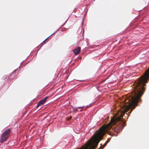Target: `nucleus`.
<instances>
[{
  "mask_svg": "<svg viewBox=\"0 0 149 149\" xmlns=\"http://www.w3.org/2000/svg\"><path fill=\"white\" fill-rule=\"evenodd\" d=\"M10 132V129H8L4 131L1 137L0 141L1 143H3L6 141L8 138Z\"/></svg>",
  "mask_w": 149,
  "mask_h": 149,
  "instance_id": "1",
  "label": "nucleus"
},
{
  "mask_svg": "<svg viewBox=\"0 0 149 149\" xmlns=\"http://www.w3.org/2000/svg\"><path fill=\"white\" fill-rule=\"evenodd\" d=\"M47 98L48 97H46L44 99L41 100L38 104L37 106L39 107V106H40L43 105L44 102L47 100Z\"/></svg>",
  "mask_w": 149,
  "mask_h": 149,
  "instance_id": "2",
  "label": "nucleus"
},
{
  "mask_svg": "<svg viewBox=\"0 0 149 149\" xmlns=\"http://www.w3.org/2000/svg\"><path fill=\"white\" fill-rule=\"evenodd\" d=\"M81 48L79 47H77L73 51L74 54H78L80 51Z\"/></svg>",
  "mask_w": 149,
  "mask_h": 149,
  "instance_id": "3",
  "label": "nucleus"
},
{
  "mask_svg": "<svg viewBox=\"0 0 149 149\" xmlns=\"http://www.w3.org/2000/svg\"><path fill=\"white\" fill-rule=\"evenodd\" d=\"M108 141H107L106 143H105L104 145H103V146L102 148H103L105 146V145H106L107 143L108 142Z\"/></svg>",
  "mask_w": 149,
  "mask_h": 149,
  "instance_id": "4",
  "label": "nucleus"
},
{
  "mask_svg": "<svg viewBox=\"0 0 149 149\" xmlns=\"http://www.w3.org/2000/svg\"><path fill=\"white\" fill-rule=\"evenodd\" d=\"M82 107H78L77 108V109H79V108H81Z\"/></svg>",
  "mask_w": 149,
  "mask_h": 149,
  "instance_id": "5",
  "label": "nucleus"
},
{
  "mask_svg": "<svg viewBox=\"0 0 149 149\" xmlns=\"http://www.w3.org/2000/svg\"><path fill=\"white\" fill-rule=\"evenodd\" d=\"M47 39H46V40H44V42L46 40H47Z\"/></svg>",
  "mask_w": 149,
  "mask_h": 149,
  "instance_id": "6",
  "label": "nucleus"
}]
</instances>
